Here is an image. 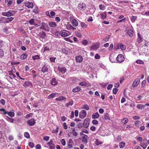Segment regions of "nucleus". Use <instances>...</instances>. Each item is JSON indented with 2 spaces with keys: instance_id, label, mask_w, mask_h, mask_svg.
Segmentation results:
<instances>
[{
  "instance_id": "4468645a",
  "label": "nucleus",
  "mask_w": 149,
  "mask_h": 149,
  "mask_svg": "<svg viewBox=\"0 0 149 149\" xmlns=\"http://www.w3.org/2000/svg\"><path fill=\"white\" fill-rule=\"evenodd\" d=\"M14 18L12 17L7 18L3 17V19H4V21L3 22L9 23L11 21H12L14 19Z\"/></svg>"
},
{
  "instance_id": "f704fd0d",
  "label": "nucleus",
  "mask_w": 149,
  "mask_h": 149,
  "mask_svg": "<svg viewBox=\"0 0 149 149\" xmlns=\"http://www.w3.org/2000/svg\"><path fill=\"white\" fill-rule=\"evenodd\" d=\"M120 47L121 49L122 50H125L126 48L125 46L122 43L120 44Z\"/></svg>"
},
{
  "instance_id": "39448f33",
  "label": "nucleus",
  "mask_w": 149,
  "mask_h": 149,
  "mask_svg": "<svg viewBox=\"0 0 149 149\" xmlns=\"http://www.w3.org/2000/svg\"><path fill=\"white\" fill-rule=\"evenodd\" d=\"M127 35L131 37L133 36L134 32L132 29H127L125 31Z\"/></svg>"
},
{
  "instance_id": "7ed1b4c3",
  "label": "nucleus",
  "mask_w": 149,
  "mask_h": 149,
  "mask_svg": "<svg viewBox=\"0 0 149 149\" xmlns=\"http://www.w3.org/2000/svg\"><path fill=\"white\" fill-rule=\"evenodd\" d=\"M125 60V58L123 55L122 54H119L116 57V60L119 63H121L123 62Z\"/></svg>"
},
{
  "instance_id": "0e129e2a",
  "label": "nucleus",
  "mask_w": 149,
  "mask_h": 149,
  "mask_svg": "<svg viewBox=\"0 0 149 149\" xmlns=\"http://www.w3.org/2000/svg\"><path fill=\"white\" fill-rule=\"evenodd\" d=\"M99 7L100 9L102 10H103L105 9V6H104V5H103L102 4H101L100 5Z\"/></svg>"
},
{
  "instance_id": "69168bd1",
  "label": "nucleus",
  "mask_w": 149,
  "mask_h": 149,
  "mask_svg": "<svg viewBox=\"0 0 149 149\" xmlns=\"http://www.w3.org/2000/svg\"><path fill=\"white\" fill-rule=\"evenodd\" d=\"M136 63L138 64H142L143 63V61L142 60H138L136 61Z\"/></svg>"
},
{
  "instance_id": "423d86ee",
  "label": "nucleus",
  "mask_w": 149,
  "mask_h": 149,
  "mask_svg": "<svg viewBox=\"0 0 149 149\" xmlns=\"http://www.w3.org/2000/svg\"><path fill=\"white\" fill-rule=\"evenodd\" d=\"M140 82V79L139 78H136L135 79L132 84V86L134 88L136 87L138 85Z\"/></svg>"
},
{
  "instance_id": "c756f323",
  "label": "nucleus",
  "mask_w": 149,
  "mask_h": 149,
  "mask_svg": "<svg viewBox=\"0 0 149 149\" xmlns=\"http://www.w3.org/2000/svg\"><path fill=\"white\" fill-rule=\"evenodd\" d=\"M22 42L20 41H18L14 43L15 45L17 47H19L20 45H22Z\"/></svg>"
},
{
  "instance_id": "3c124183",
  "label": "nucleus",
  "mask_w": 149,
  "mask_h": 149,
  "mask_svg": "<svg viewBox=\"0 0 149 149\" xmlns=\"http://www.w3.org/2000/svg\"><path fill=\"white\" fill-rule=\"evenodd\" d=\"M81 26L83 28H86L87 26V25L83 22H81Z\"/></svg>"
},
{
  "instance_id": "473e14b6",
  "label": "nucleus",
  "mask_w": 149,
  "mask_h": 149,
  "mask_svg": "<svg viewBox=\"0 0 149 149\" xmlns=\"http://www.w3.org/2000/svg\"><path fill=\"white\" fill-rule=\"evenodd\" d=\"M32 59L34 60L39 59L40 58V55H36L34 56H32Z\"/></svg>"
},
{
  "instance_id": "052dcab7",
  "label": "nucleus",
  "mask_w": 149,
  "mask_h": 149,
  "mask_svg": "<svg viewBox=\"0 0 149 149\" xmlns=\"http://www.w3.org/2000/svg\"><path fill=\"white\" fill-rule=\"evenodd\" d=\"M32 115H33V114L31 113H30L29 114L26 115V116H25V118H28L29 117L32 116Z\"/></svg>"
},
{
  "instance_id": "c85d7f7f",
  "label": "nucleus",
  "mask_w": 149,
  "mask_h": 149,
  "mask_svg": "<svg viewBox=\"0 0 149 149\" xmlns=\"http://www.w3.org/2000/svg\"><path fill=\"white\" fill-rule=\"evenodd\" d=\"M144 141H143L141 142V144L140 145L144 149H145L146 148L147 146V144L144 143Z\"/></svg>"
},
{
  "instance_id": "79ce46f5",
  "label": "nucleus",
  "mask_w": 149,
  "mask_h": 149,
  "mask_svg": "<svg viewBox=\"0 0 149 149\" xmlns=\"http://www.w3.org/2000/svg\"><path fill=\"white\" fill-rule=\"evenodd\" d=\"M72 133L73 134V135L75 136H77V133L75 131V128H72Z\"/></svg>"
},
{
  "instance_id": "9d476101",
  "label": "nucleus",
  "mask_w": 149,
  "mask_h": 149,
  "mask_svg": "<svg viewBox=\"0 0 149 149\" xmlns=\"http://www.w3.org/2000/svg\"><path fill=\"white\" fill-rule=\"evenodd\" d=\"M76 61L78 63H81L83 60V58L82 56L79 55L75 57Z\"/></svg>"
},
{
  "instance_id": "338daca9",
  "label": "nucleus",
  "mask_w": 149,
  "mask_h": 149,
  "mask_svg": "<svg viewBox=\"0 0 149 149\" xmlns=\"http://www.w3.org/2000/svg\"><path fill=\"white\" fill-rule=\"evenodd\" d=\"M29 145L30 147L31 148H32L34 146V144L33 142H30Z\"/></svg>"
},
{
  "instance_id": "4d7b16f0",
  "label": "nucleus",
  "mask_w": 149,
  "mask_h": 149,
  "mask_svg": "<svg viewBox=\"0 0 149 149\" xmlns=\"http://www.w3.org/2000/svg\"><path fill=\"white\" fill-rule=\"evenodd\" d=\"M137 17L136 16H133L132 17L131 20L132 22H134L136 19Z\"/></svg>"
},
{
  "instance_id": "603ef678",
  "label": "nucleus",
  "mask_w": 149,
  "mask_h": 149,
  "mask_svg": "<svg viewBox=\"0 0 149 149\" xmlns=\"http://www.w3.org/2000/svg\"><path fill=\"white\" fill-rule=\"evenodd\" d=\"M83 108L87 110H88L89 109V107L88 105L85 104L83 105Z\"/></svg>"
},
{
  "instance_id": "13d9d810",
  "label": "nucleus",
  "mask_w": 149,
  "mask_h": 149,
  "mask_svg": "<svg viewBox=\"0 0 149 149\" xmlns=\"http://www.w3.org/2000/svg\"><path fill=\"white\" fill-rule=\"evenodd\" d=\"M24 136L26 138L28 139L30 138V135L29 133L28 132H25L24 134Z\"/></svg>"
},
{
  "instance_id": "e433bc0d",
  "label": "nucleus",
  "mask_w": 149,
  "mask_h": 149,
  "mask_svg": "<svg viewBox=\"0 0 149 149\" xmlns=\"http://www.w3.org/2000/svg\"><path fill=\"white\" fill-rule=\"evenodd\" d=\"M27 55L26 54H23L21 55L20 58L21 60H24L27 57Z\"/></svg>"
},
{
  "instance_id": "ea45409f",
  "label": "nucleus",
  "mask_w": 149,
  "mask_h": 149,
  "mask_svg": "<svg viewBox=\"0 0 149 149\" xmlns=\"http://www.w3.org/2000/svg\"><path fill=\"white\" fill-rule=\"evenodd\" d=\"M9 116L11 117H13L15 116L14 113L10 111L8 112L7 111V114Z\"/></svg>"
},
{
  "instance_id": "f03ea898",
  "label": "nucleus",
  "mask_w": 149,
  "mask_h": 149,
  "mask_svg": "<svg viewBox=\"0 0 149 149\" xmlns=\"http://www.w3.org/2000/svg\"><path fill=\"white\" fill-rule=\"evenodd\" d=\"M40 29L47 31H49L50 30L49 28L48 24L45 23H42V25L40 27Z\"/></svg>"
},
{
  "instance_id": "c03bdc74",
  "label": "nucleus",
  "mask_w": 149,
  "mask_h": 149,
  "mask_svg": "<svg viewBox=\"0 0 149 149\" xmlns=\"http://www.w3.org/2000/svg\"><path fill=\"white\" fill-rule=\"evenodd\" d=\"M4 56V51L1 49H0V58Z\"/></svg>"
},
{
  "instance_id": "58836bf2",
  "label": "nucleus",
  "mask_w": 149,
  "mask_h": 149,
  "mask_svg": "<svg viewBox=\"0 0 149 149\" xmlns=\"http://www.w3.org/2000/svg\"><path fill=\"white\" fill-rule=\"evenodd\" d=\"M125 145V144L124 142H121L119 144V146L121 148H123Z\"/></svg>"
},
{
  "instance_id": "f8f14e48",
  "label": "nucleus",
  "mask_w": 149,
  "mask_h": 149,
  "mask_svg": "<svg viewBox=\"0 0 149 149\" xmlns=\"http://www.w3.org/2000/svg\"><path fill=\"white\" fill-rule=\"evenodd\" d=\"M110 61L111 63H114L116 60V57L113 54H111L110 55L109 57Z\"/></svg>"
},
{
  "instance_id": "4be33fe9",
  "label": "nucleus",
  "mask_w": 149,
  "mask_h": 149,
  "mask_svg": "<svg viewBox=\"0 0 149 149\" xmlns=\"http://www.w3.org/2000/svg\"><path fill=\"white\" fill-rule=\"evenodd\" d=\"M72 24L74 26H77L78 24V22L75 19H74L72 22Z\"/></svg>"
},
{
  "instance_id": "864d4df0",
  "label": "nucleus",
  "mask_w": 149,
  "mask_h": 149,
  "mask_svg": "<svg viewBox=\"0 0 149 149\" xmlns=\"http://www.w3.org/2000/svg\"><path fill=\"white\" fill-rule=\"evenodd\" d=\"M0 111H3V114L4 115L7 114V111H6L4 109H0Z\"/></svg>"
},
{
  "instance_id": "f3484780",
  "label": "nucleus",
  "mask_w": 149,
  "mask_h": 149,
  "mask_svg": "<svg viewBox=\"0 0 149 149\" xmlns=\"http://www.w3.org/2000/svg\"><path fill=\"white\" fill-rule=\"evenodd\" d=\"M23 86L25 87H31L32 86V84L30 81L25 82Z\"/></svg>"
},
{
  "instance_id": "37998d69",
  "label": "nucleus",
  "mask_w": 149,
  "mask_h": 149,
  "mask_svg": "<svg viewBox=\"0 0 149 149\" xmlns=\"http://www.w3.org/2000/svg\"><path fill=\"white\" fill-rule=\"evenodd\" d=\"M104 118L105 120H110V117L109 116L108 114L107 113L104 114Z\"/></svg>"
},
{
  "instance_id": "774afa93",
  "label": "nucleus",
  "mask_w": 149,
  "mask_h": 149,
  "mask_svg": "<svg viewBox=\"0 0 149 149\" xmlns=\"http://www.w3.org/2000/svg\"><path fill=\"white\" fill-rule=\"evenodd\" d=\"M88 43V42L86 40H84L82 41V44L84 45H86Z\"/></svg>"
},
{
  "instance_id": "0eeeda50",
  "label": "nucleus",
  "mask_w": 149,
  "mask_h": 149,
  "mask_svg": "<svg viewBox=\"0 0 149 149\" xmlns=\"http://www.w3.org/2000/svg\"><path fill=\"white\" fill-rule=\"evenodd\" d=\"M84 126L86 128H88L89 124V120L88 118H86L84 120V123L83 124Z\"/></svg>"
},
{
  "instance_id": "49530a36",
  "label": "nucleus",
  "mask_w": 149,
  "mask_h": 149,
  "mask_svg": "<svg viewBox=\"0 0 149 149\" xmlns=\"http://www.w3.org/2000/svg\"><path fill=\"white\" fill-rule=\"evenodd\" d=\"M73 104L72 101H69L68 103H67L66 104V106L68 107L69 106H71Z\"/></svg>"
},
{
  "instance_id": "72a5a7b5",
  "label": "nucleus",
  "mask_w": 149,
  "mask_h": 149,
  "mask_svg": "<svg viewBox=\"0 0 149 149\" xmlns=\"http://www.w3.org/2000/svg\"><path fill=\"white\" fill-rule=\"evenodd\" d=\"M128 119L126 118L123 119L121 120V123L124 124H125L127 123L128 121Z\"/></svg>"
},
{
  "instance_id": "680f3d73",
  "label": "nucleus",
  "mask_w": 149,
  "mask_h": 149,
  "mask_svg": "<svg viewBox=\"0 0 149 149\" xmlns=\"http://www.w3.org/2000/svg\"><path fill=\"white\" fill-rule=\"evenodd\" d=\"M61 32L56 31L55 32V35L56 36H59L61 35Z\"/></svg>"
},
{
  "instance_id": "6e6d98bb",
  "label": "nucleus",
  "mask_w": 149,
  "mask_h": 149,
  "mask_svg": "<svg viewBox=\"0 0 149 149\" xmlns=\"http://www.w3.org/2000/svg\"><path fill=\"white\" fill-rule=\"evenodd\" d=\"M83 125V124L82 123H79L77 125V127L79 129L81 128L82 127Z\"/></svg>"
},
{
  "instance_id": "5fc2aeb1",
  "label": "nucleus",
  "mask_w": 149,
  "mask_h": 149,
  "mask_svg": "<svg viewBox=\"0 0 149 149\" xmlns=\"http://www.w3.org/2000/svg\"><path fill=\"white\" fill-rule=\"evenodd\" d=\"M0 111H3V114L4 115L7 114V111H6L4 109H0Z\"/></svg>"
},
{
  "instance_id": "2f4dec72",
  "label": "nucleus",
  "mask_w": 149,
  "mask_h": 149,
  "mask_svg": "<svg viewBox=\"0 0 149 149\" xmlns=\"http://www.w3.org/2000/svg\"><path fill=\"white\" fill-rule=\"evenodd\" d=\"M138 41L139 43H141L142 41V38L141 37L140 34L139 33H138Z\"/></svg>"
},
{
  "instance_id": "c9c22d12",
  "label": "nucleus",
  "mask_w": 149,
  "mask_h": 149,
  "mask_svg": "<svg viewBox=\"0 0 149 149\" xmlns=\"http://www.w3.org/2000/svg\"><path fill=\"white\" fill-rule=\"evenodd\" d=\"M14 0H5V2L8 3V5L9 6L12 4L13 1Z\"/></svg>"
},
{
  "instance_id": "bf43d9fd",
  "label": "nucleus",
  "mask_w": 149,
  "mask_h": 149,
  "mask_svg": "<svg viewBox=\"0 0 149 149\" xmlns=\"http://www.w3.org/2000/svg\"><path fill=\"white\" fill-rule=\"evenodd\" d=\"M102 143L99 140L97 139L96 140L95 142V143L97 145H99L100 144H101Z\"/></svg>"
},
{
  "instance_id": "a878e982",
  "label": "nucleus",
  "mask_w": 149,
  "mask_h": 149,
  "mask_svg": "<svg viewBox=\"0 0 149 149\" xmlns=\"http://www.w3.org/2000/svg\"><path fill=\"white\" fill-rule=\"evenodd\" d=\"M49 25L52 27H55L57 25L56 24L55 22L52 21L50 22L49 23Z\"/></svg>"
},
{
  "instance_id": "6e6552de",
  "label": "nucleus",
  "mask_w": 149,
  "mask_h": 149,
  "mask_svg": "<svg viewBox=\"0 0 149 149\" xmlns=\"http://www.w3.org/2000/svg\"><path fill=\"white\" fill-rule=\"evenodd\" d=\"M58 70L60 72L63 74L65 73L67 71L66 68L65 67H61L58 66Z\"/></svg>"
},
{
  "instance_id": "9b49d317",
  "label": "nucleus",
  "mask_w": 149,
  "mask_h": 149,
  "mask_svg": "<svg viewBox=\"0 0 149 149\" xmlns=\"http://www.w3.org/2000/svg\"><path fill=\"white\" fill-rule=\"evenodd\" d=\"M50 83L53 86H56L58 84V82L55 78H53L50 81Z\"/></svg>"
},
{
  "instance_id": "1a4fd4ad",
  "label": "nucleus",
  "mask_w": 149,
  "mask_h": 149,
  "mask_svg": "<svg viewBox=\"0 0 149 149\" xmlns=\"http://www.w3.org/2000/svg\"><path fill=\"white\" fill-rule=\"evenodd\" d=\"M25 6L29 8H32L33 6V3L29 1L26 2L25 3Z\"/></svg>"
},
{
  "instance_id": "a19ab883",
  "label": "nucleus",
  "mask_w": 149,
  "mask_h": 149,
  "mask_svg": "<svg viewBox=\"0 0 149 149\" xmlns=\"http://www.w3.org/2000/svg\"><path fill=\"white\" fill-rule=\"evenodd\" d=\"M110 35H108L105 37L103 39V42H107L109 38Z\"/></svg>"
},
{
  "instance_id": "b1692460",
  "label": "nucleus",
  "mask_w": 149,
  "mask_h": 149,
  "mask_svg": "<svg viewBox=\"0 0 149 149\" xmlns=\"http://www.w3.org/2000/svg\"><path fill=\"white\" fill-rule=\"evenodd\" d=\"M81 90V87L77 86L73 89L72 92L74 93L77 92Z\"/></svg>"
},
{
  "instance_id": "bb28decb",
  "label": "nucleus",
  "mask_w": 149,
  "mask_h": 149,
  "mask_svg": "<svg viewBox=\"0 0 149 149\" xmlns=\"http://www.w3.org/2000/svg\"><path fill=\"white\" fill-rule=\"evenodd\" d=\"M136 107L138 109L142 110L145 108V104H138L137 105Z\"/></svg>"
},
{
  "instance_id": "4c0bfd02",
  "label": "nucleus",
  "mask_w": 149,
  "mask_h": 149,
  "mask_svg": "<svg viewBox=\"0 0 149 149\" xmlns=\"http://www.w3.org/2000/svg\"><path fill=\"white\" fill-rule=\"evenodd\" d=\"M6 117L7 118L6 119L7 120V121L12 123L14 122L13 121H14V120L13 118H11L7 116H6Z\"/></svg>"
},
{
  "instance_id": "cd10ccee",
  "label": "nucleus",
  "mask_w": 149,
  "mask_h": 149,
  "mask_svg": "<svg viewBox=\"0 0 149 149\" xmlns=\"http://www.w3.org/2000/svg\"><path fill=\"white\" fill-rule=\"evenodd\" d=\"M99 47V45L95 44L94 45H93L91 47V49L93 50H96L98 49Z\"/></svg>"
},
{
  "instance_id": "5701e85b",
  "label": "nucleus",
  "mask_w": 149,
  "mask_h": 149,
  "mask_svg": "<svg viewBox=\"0 0 149 149\" xmlns=\"http://www.w3.org/2000/svg\"><path fill=\"white\" fill-rule=\"evenodd\" d=\"M39 36L41 38H44L46 36V34L44 31H42L39 33Z\"/></svg>"
},
{
  "instance_id": "2eb2a0df",
  "label": "nucleus",
  "mask_w": 149,
  "mask_h": 149,
  "mask_svg": "<svg viewBox=\"0 0 149 149\" xmlns=\"http://www.w3.org/2000/svg\"><path fill=\"white\" fill-rule=\"evenodd\" d=\"M58 93H52L50 94L48 97V98L49 99L53 98L55 97L58 96Z\"/></svg>"
},
{
  "instance_id": "aec40b11",
  "label": "nucleus",
  "mask_w": 149,
  "mask_h": 149,
  "mask_svg": "<svg viewBox=\"0 0 149 149\" xmlns=\"http://www.w3.org/2000/svg\"><path fill=\"white\" fill-rule=\"evenodd\" d=\"M86 7V6L84 3H82L81 4H79L78 8L79 10H82Z\"/></svg>"
},
{
  "instance_id": "7c9ffc66",
  "label": "nucleus",
  "mask_w": 149,
  "mask_h": 149,
  "mask_svg": "<svg viewBox=\"0 0 149 149\" xmlns=\"http://www.w3.org/2000/svg\"><path fill=\"white\" fill-rule=\"evenodd\" d=\"M101 16V18L102 19H104L107 17V15L106 12H104L100 14Z\"/></svg>"
},
{
  "instance_id": "f257e3e1",
  "label": "nucleus",
  "mask_w": 149,
  "mask_h": 149,
  "mask_svg": "<svg viewBox=\"0 0 149 149\" xmlns=\"http://www.w3.org/2000/svg\"><path fill=\"white\" fill-rule=\"evenodd\" d=\"M16 13V11L13 10H9L7 12H4L2 13V15L4 16L9 17L13 16Z\"/></svg>"
},
{
  "instance_id": "8fccbe9b",
  "label": "nucleus",
  "mask_w": 149,
  "mask_h": 149,
  "mask_svg": "<svg viewBox=\"0 0 149 149\" xmlns=\"http://www.w3.org/2000/svg\"><path fill=\"white\" fill-rule=\"evenodd\" d=\"M79 85L82 86H86L87 85V84L86 82H83L80 83Z\"/></svg>"
},
{
  "instance_id": "09e8293b",
  "label": "nucleus",
  "mask_w": 149,
  "mask_h": 149,
  "mask_svg": "<svg viewBox=\"0 0 149 149\" xmlns=\"http://www.w3.org/2000/svg\"><path fill=\"white\" fill-rule=\"evenodd\" d=\"M38 7H35L34 9L33 10V11L34 13H35L37 14L38 13Z\"/></svg>"
},
{
  "instance_id": "20e7f679",
  "label": "nucleus",
  "mask_w": 149,
  "mask_h": 149,
  "mask_svg": "<svg viewBox=\"0 0 149 149\" xmlns=\"http://www.w3.org/2000/svg\"><path fill=\"white\" fill-rule=\"evenodd\" d=\"M86 111L84 110H83L80 112L79 116L81 118L83 119L86 117Z\"/></svg>"
},
{
  "instance_id": "6ab92c4d",
  "label": "nucleus",
  "mask_w": 149,
  "mask_h": 149,
  "mask_svg": "<svg viewBox=\"0 0 149 149\" xmlns=\"http://www.w3.org/2000/svg\"><path fill=\"white\" fill-rule=\"evenodd\" d=\"M41 71L43 73H44L45 72H48V68L47 65H43L42 67Z\"/></svg>"
},
{
  "instance_id": "e2e57ef3",
  "label": "nucleus",
  "mask_w": 149,
  "mask_h": 149,
  "mask_svg": "<svg viewBox=\"0 0 149 149\" xmlns=\"http://www.w3.org/2000/svg\"><path fill=\"white\" fill-rule=\"evenodd\" d=\"M50 15L51 16V17H52L53 16L55 15L56 13L55 12L53 11H52L50 12Z\"/></svg>"
},
{
  "instance_id": "a18cd8bd",
  "label": "nucleus",
  "mask_w": 149,
  "mask_h": 149,
  "mask_svg": "<svg viewBox=\"0 0 149 149\" xmlns=\"http://www.w3.org/2000/svg\"><path fill=\"white\" fill-rule=\"evenodd\" d=\"M5 44V42L3 40H0V49L3 47Z\"/></svg>"
},
{
  "instance_id": "a211bd4d",
  "label": "nucleus",
  "mask_w": 149,
  "mask_h": 149,
  "mask_svg": "<svg viewBox=\"0 0 149 149\" xmlns=\"http://www.w3.org/2000/svg\"><path fill=\"white\" fill-rule=\"evenodd\" d=\"M66 98L65 97L63 96H60L56 98V100L58 101H61L62 100H66Z\"/></svg>"
},
{
  "instance_id": "393cba45",
  "label": "nucleus",
  "mask_w": 149,
  "mask_h": 149,
  "mask_svg": "<svg viewBox=\"0 0 149 149\" xmlns=\"http://www.w3.org/2000/svg\"><path fill=\"white\" fill-rule=\"evenodd\" d=\"M29 23L31 24L32 25H34L37 26H38V24L35 23L34 22V19H32L29 21Z\"/></svg>"
},
{
  "instance_id": "412c9836",
  "label": "nucleus",
  "mask_w": 149,
  "mask_h": 149,
  "mask_svg": "<svg viewBox=\"0 0 149 149\" xmlns=\"http://www.w3.org/2000/svg\"><path fill=\"white\" fill-rule=\"evenodd\" d=\"M100 116L98 112L94 113L92 116V117L93 119H96L98 118Z\"/></svg>"
},
{
  "instance_id": "de8ad7c7",
  "label": "nucleus",
  "mask_w": 149,
  "mask_h": 149,
  "mask_svg": "<svg viewBox=\"0 0 149 149\" xmlns=\"http://www.w3.org/2000/svg\"><path fill=\"white\" fill-rule=\"evenodd\" d=\"M61 36L62 37H65L68 36V34L67 33L65 32H61Z\"/></svg>"
},
{
  "instance_id": "ddd939ff",
  "label": "nucleus",
  "mask_w": 149,
  "mask_h": 149,
  "mask_svg": "<svg viewBox=\"0 0 149 149\" xmlns=\"http://www.w3.org/2000/svg\"><path fill=\"white\" fill-rule=\"evenodd\" d=\"M35 120L33 118H32L27 121V123L30 126L33 125L35 124Z\"/></svg>"
},
{
  "instance_id": "dca6fc26",
  "label": "nucleus",
  "mask_w": 149,
  "mask_h": 149,
  "mask_svg": "<svg viewBox=\"0 0 149 149\" xmlns=\"http://www.w3.org/2000/svg\"><path fill=\"white\" fill-rule=\"evenodd\" d=\"M88 137L87 135L84 134V136L82 139V141L84 143H87L88 142Z\"/></svg>"
}]
</instances>
